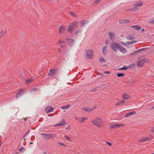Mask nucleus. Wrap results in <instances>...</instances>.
I'll return each mask as SVG.
<instances>
[{
    "label": "nucleus",
    "mask_w": 154,
    "mask_h": 154,
    "mask_svg": "<svg viewBox=\"0 0 154 154\" xmlns=\"http://www.w3.org/2000/svg\"><path fill=\"white\" fill-rule=\"evenodd\" d=\"M26 93V91L23 89H21L15 96L16 98L20 97L23 93Z\"/></svg>",
    "instance_id": "1a4fd4ad"
},
{
    "label": "nucleus",
    "mask_w": 154,
    "mask_h": 154,
    "mask_svg": "<svg viewBox=\"0 0 154 154\" xmlns=\"http://www.w3.org/2000/svg\"><path fill=\"white\" fill-rule=\"evenodd\" d=\"M131 28H134L137 30H140L141 29V27L140 26L137 25L132 26H131Z\"/></svg>",
    "instance_id": "cd10ccee"
},
{
    "label": "nucleus",
    "mask_w": 154,
    "mask_h": 154,
    "mask_svg": "<svg viewBox=\"0 0 154 154\" xmlns=\"http://www.w3.org/2000/svg\"><path fill=\"white\" fill-rule=\"evenodd\" d=\"M65 138L67 140H71L70 138L68 136H67L66 135H65Z\"/></svg>",
    "instance_id": "79ce46f5"
},
{
    "label": "nucleus",
    "mask_w": 154,
    "mask_h": 154,
    "mask_svg": "<svg viewBox=\"0 0 154 154\" xmlns=\"http://www.w3.org/2000/svg\"><path fill=\"white\" fill-rule=\"evenodd\" d=\"M32 143H32V142H31L30 143V144H32Z\"/></svg>",
    "instance_id": "680f3d73"
},
{
    "label": "nucleus",
    "mask_w": 154,
    "mask_h": 154,
    "mask_svg": "<svg viewBox=\"0 0 154 154\" xmlns=\"http://www.w3.org/2000/svg\"><path fill=\"white\" fill-rule=\"evenodd\" d=\"M69 13L70 14L72 17H77V15L76 14V12L70 11Z\"/></svg>",
    "instance_id": "c756f323"
},
{
    "label": "nucleus",
    "mask_w": 154,
    "mask_h": 154,
    "mask_svg": "<svg viewBox=\"0 0 154 154\" xmlns=\"http://www.w3.org/2000/svg\"><path fill=\"white\" fill-rule=\"evenodd\" d=\"M65 121L64 119H62L61 121L59 122L57 125H55V126H63L66 124Z\"/></svg>",
    "instance_id": "ddd939ff"
},
{
    "label": "nucleus",
    "mask_w": 154,
    "mask_h": 154,
    "mask_svg": "<svg viewBox=\"0 0 154 154\" xmlns=\"http://www.w3.org/2000/svg\"><path fill=\"white\" fill-rule=\"evenodd\" d=\"M88 22L89 21L87 20H84L81 21L80 23L82 27L84 26L85 25L88 24Z\"/></svg>",
    "instance_id": "4be33fe9"
},
{
    "label": "nucleus",
    "mask_w": 154,
    "mask_h": 154,
    "mask_svg": "<svg viewBox=\"0 0 154 154\" xmlns=\"http://www.w3.org/2000/svg\"><path fill=\"white\" fill-rule=\"evenodd\" d=\"M104 72L105 73H106L107 74H109L111 72L110 71H104Z\"/></svg>",
    "instance_id": "09e8293b"
},
{
    "label": "nucleus",
    "mask_w": 154,
    "mask_h": 154,
    "mask_svg": "<svg viewBox=\"0 0 154 154\" xmlns=\"http://www.w3.org/2000/svg\"><path fill=\"white\" fill-rule=\"evenodd\" d=\"M118 49L122 52L124 53L127 52V50L125 48L123 47L121 45H120Z\"/></svg>",
    "instance_id": "2eb2a0df"
},
{
    "label": "nucleus",
    "mask_w": 154,
    "mask_h": 154,
    "mask_svg": "<svg viewBox=\"0 0 154 154\" xmlns=\"http://www.w3.org/2000/svg\"><path fill=\"white\" fill-rule=\"evenodd\" d=\"M116 127V124L112 125L109 126V128L110 129H112Z\"/></svg>",
    "instance_id": "4c0bfd02"
},
{
    "label": "nucleus",
    "mask_w": 154,
    "mask_h": 154,
    "mask_svg": "<svg viewBox=\"0 0 154 154\" xmlns=\"http://www.w3.org/2000/svg\"><path fill=\"white\" fill-rule=\"evenodd\" d=\"M152 154H154V153H152Z\"/></svg>",
    "instance_id": "69168bd1"
},
{
    "label": "nucleus",
    "mask_w": 154,
    "mask_h": 154,
    "mask_svg": "<svg viewBox=\"0 0 154 154\" xmlns=\"http://www.w3.org/2000/svg\"><path fill=\"white\" fill-rule=\"evenodd\" d=\"M1 143H0V145H1Z\"/></svg>",
    "instance_id": "338daca9"
},
{
    "label": "nucleus",
    "mask_w": 154,
    "mask_h": 154,
    "mask_svg": "<svg viewBox=\"0 0 154 154\" xmlns=\"http://www.w3.org/2000/svg\"><path fill=\"white\" fill-rule=\"evenodd\" d=\"M82 32V29H78L75 32V34L77 35H79V33L80 32Z\"/></svg>",
    "instance_id": "473e14b6"
},
{
    "label": "nucleus",
    "mask_w": 154,
    "mask_h": 154,
    "mask_svg": "<svg viewBox=\"0 0 154 154\" xmlns=\"http://www.w3.org/2000/svg\"><path fill=\"white\" fill-rule=\"evenodd\" d=\"M41 134V135L44 136L43 137V138L47 140H49L55 137V135L51 133L48 134Z\"/></svg>",
    "instance_id": "39448f33"
},
{
    "label": "nucleus",
    "mask_w": 154,
    "mask_h": 154,
    "mask_svg": "<svg viewBox=\"0 0 154 154\" xmlns=\"http://www.w3.org/2000/svg\"><path fill=\"white\" fill-rule=\"evenodd\" d=\"M61 51L60 50H59V52H60Z\"/></svg>",
    "instance_id": "bf43d9fd"
},
{
    "label": "nucleus",
    "mask_w": 154,
    "mask_h": 154,
    "mask_svg": "<svg viewBox=\"0 0 154 154\" xmlns=\"http://www.w3.org/2000/svg\"><path fill=\"white\" fill-rule=\"evenodd\" d=\"M29 131H30V130H28V131H27V132L25 134H24V137H25L27 135V134L29 133Z\"/></svg>",
    "instance_id": "de8ad7c7"
},
{
    "label": "nucleus",
    "mask_w": 154,
    "mask_h": 154,
    "mask_svg": "<svg viewBox=\"0 0 154 154\" xmlns=\"http://www.w3.org/2000/svg\"><path fill=\"white\" fill-rule=\"evenodd\" d=\"M66 129H70V128L69 125H68V126L66 128Z\"/></svg>",
    "instance_id": "5fc2aeb1"
},
{
    "label": "nucleus",
    "mask_w": 154,
    "mask_h": 154,
    "mask_svg": "<svg viewBox=\"0 0 154 154\" xmlns=\"http://www.w3.org/2000/svg\"><path fill=\"white\" fill-rule=\"evenodd\" d=\"M24 149V148L23 147H21L19 149V150L20 151L22 149L23 150Z\"/></svg>",
    "instance_id": "603ef678"
},
{
    "label": "nucleus",
    "mask_w": 154,
    "mask_h": 154,
    "mask_svg": "<svg viewBox=\"0 0 154 154\" xmlns=\"http://www.w3.org/2000/svg\"><path fill=\"white\" fill-rule=\"evenodd\" d=\"M120 45L117 43L113 42L110 45L111 48L115 52L117 51V48H119Z\"/></svg>",
    "instance_id": "0eeeda50"
},
{
    "label": "nucleus",
    "mask_w": 154,
    "mask_h": 154,
    "mask_svg": "<svg viewBox=\"0 0 154 154\" xmlns=\"http://www.w3.org/2000/svg\"><path fill=\"white\" fill-rule=\"evenodd\" d=\"M86 58L87 59H91L92 58L93 55V52L91 50L87 49L85 50Z\"/></svg>",
    "instance_id": "7ed1b4c3"
},
{
    "label": "nucleus",
    "mask_w": 154,
    "mask_h": 154,
    "mask_svg": "<svg viewBox=\"0 0 154 154\" xmlns=\"http://www.w3.org/2000/svg\"><path fill=\"white\" fill-rule=\"evenodd\" d=\"M91 123L95 126L99 128H101L103 126L104 121L102 119L97 117L93 119L91 121Z\"/></svg>",
    "instance_id": "f257e3e1"
},
{
    "label": "nucleus",
    "mask_w": 154,
    "mask_h": 154,
    "mask_svg": "<svg viewBox=\"0 0 154 154\" xmlns=\"http://www.w3.org/2000/svg\"><path fill=\"white\" fill-rule=\"evenodd\" d=\"M119 23L121 24H124L130 22V21L128 19H122L119 21Z\"/></svg>",
    "instance_id": "f8f14e48"
},
{
    "label": "nucleus",
    "mask_w": 154,
    "mask_h": 154,
    "mask_svg": "<svg viewBox=\"0 0 154 154\" xmlns=\"http://www.w3.org/2000/svg\"><path fill=\"white\" fill-rule=\"evenodd\" d=\"M66 42L69 45H73L74 42V40L71 38L66 39ZM65 42V41H61L60 40H59V42L60 43H64Z\"/></svg>",
    "instance_id": "6e6552de"
},
{
    "label": "nucleus",
    "mask_w": 154,
    "mask_h": 154,
    "mask_svg": "<svg viewBox=\"0 0 154 154\" xmlns=\"http://www.w3.org/2000/svg\"><path fill=\"white\" fill-rule=\"evenodd\" d=\"M66 26H60L59 29L58 35L62 36L64 35L66 32Z\"/></svg>",
    "instance_id": "f03ea898"
},
{
    "label": "nucleus",
    "mask_w": 154,
    "mask_h": 154,
    "mask_svg": "<svg viewBox=\"0 0 154 154\" xmlns=\"http://www.w3.org/2000/svg\"><path fill=\"white\" fill-rule=\"evenodd\" d=\"M73 29L72 28V27L70 25H69L67 29V30L70 33H72V30Z\"/></svg>",
    "instance_id": "a878e982"
},
{
    "label": "nucleus",
    "mask_w": 154,
    "mask_h": 154,
    "mask_svg": "<svg viewBox=\"0 0 154 154\" xmlns=\"http://www.w3.org/2000/svg\"><path fill=\"white\" fill-rule=\"evenodd\" d=\"M70 107V105L69 104L62 106L61 107V109H67Z\"/></svg>",
    "instance_id": "c85d7f7f"
},
{
    "label": "nucleus",
    "mask_w": 154,
    "mask_h": 154,
    "mask_svg": "<svg viewBox=\"0 0 154 154\" xmlns=\"http://www.w3.org/2000/svg\"><path fill=\"white\" fill-rule=\"evenodd\" d=\"M137 9V8L136 7H134L133 8V10H136Z\"/></svg>",
    "instance_id": "864d4df0"
},
{
    "label": "nucleus",
    "mask_w": 154,
    "mask_h": 154,
    "mask_svg": "<svg viewBox=\"0 0 154 154\" xmlns=\"http://www.w3.org/2000/svg\"><path fill=\"white\" fill-rule=\"evenodd\" d=\"M154 109V106H152L151 108V109Z\"/></svg>",
    "instance_id": "13d9d810"
},
{
    "label": "nucleus",
    "mask_w": 154,
    "mask_h": 154,
    "mask_svg": "<svg viewBox=\"0 0 154 154\" xmlns=\"http://www.w3.org/2000/svg\"><path fill=\"white\" fill-rule=\"evenodd\" d=\"M122 98L124 99L127 100L130 97L127 94L125 93L122 95Z\"/></svg>",
    "instance_id": "412c9836"
},
{
    "label": "nucleus",
    "mask_w": 154,
    "mask_h": 154,
    "mask_svg": "<svg viewBox=\"0 0 154 154\" xmlns=\"http://www.w3.org/2000/svg\"><path fill=\"white\" fill-rule=\"evenodd\" d=\"M107 47L106 46H104L102 49L103 53L104 55H106V52L107 51Z\"/></svg>",
    "instance_id": "5701e85b"
},
{
    "label": "nucleus",
    "mask_w": 154,
    "mask_h": 154,
    "mask_svg": "<svg viewBox=\"0 0 154 154\" xmlns=\"http://www.w3.org/2000/svg\"><path fill=\"white\" fill-rule=\"evenodd\" d=\"M153 139V136L152 135H149L147 137H143L139 140V142H142L147 141Z\"/></svg>",
    "instance_id": "20e7f679"
},
{
    "label": "nucleus",
    "mask_w": 154,
    "mask_h": 154,
    "mask_svg": "<svg viewBox=\"0 0 154 154\" xmlns=\"http://www.w3.org/2000/svg\"><path fill=\"white\" fill-rule=\"evenodd\" d=\"M144 30V29H143V28L141 30V32H142Z\"/></svg>",
    "instance_id": "6e6d98bb"
},
{
    "label": "nucleus",
    "mask_w": 154,
    "mask_h": 154,
    "mask_svg": "<svg viewBox=\"0 0 154 154\" xmlns=\"http://www.w3.org/2000/svg\"><path fill=\"white\" fill-rule=\"evenodd\" d=\"M150 131L152 132H154V126L150 130Z\"/></svg>",
    "instance_id": "49530a36"
},
{
    "label": "nucleus",
    "mask_w": 154,
    "mask_h": 154,
    "mask_svg": "<svg viewBox=\"0 0 154 154\" xmlns=\"http://www.w3.org/2000/svg\"><path fill=\"white\" fill-rule=\"evenodd\" d=\"M58 144L60 145H62L64 146H66V145L63 143H58Z\"/></svg>",
    "instance_id": "37998d69"
},
{
    "label": "nucleus",
    "mask_w": 154,
    "mask_h": 154,
    "mask_svg": "<svg viewBox=\"0 0 154 154\" xmlns=\"http://www.w3.org/2000/svg\"><path fill=\"white\" fill-rule=\"evenodd\" d=\"M106 143L109 145L111 146L112 145V143L110 142H106Z\"/></svg>",
    "instance_id": "8fccbe9b"
},
{
    "label": "nucleus",
    "mask_w": 154,
    "mask_h": 154,
    "mask_svg": "<svg viewBox=\"0 0 154 154\" xmlns=\"http://www.w3.org/2000/svg\"><path fill=\"white\" fill-rule=\"evenodd\" d=\"M100 1H101V0H97L95 1L94 2V4H96V5H97L98 3L100 2Z\"/></svg>",
    "instance_id": "a19ab883"
},
{
    "label": "nucleus",
    "mask_w": 154,
    "mask_h": 154,
    "mask_svg": "<svg viewBox=\"0 0 154 154\" xmlns=\"http://www.w3.org/2000/svg\"><path fill=\"white\" fill-rule=\"evenodd\" d=\"M58 0V1H60V0Z\"/></svg>",
    "instance_id": "0e129e2a"
},
{
    "label": "nucleus",
    "mask_w": 154,
    "mask_h": 154,
    "mask_svg": "<svg viewBox=\"0 0 154 154\" xmlns=\"http://www.w3.org/2000/svg\"><path fill=\"white\" fill-rule=\"evenodd\" d=\"M146 49V48H143L142 49H139L134 51V52H133V55H136L137 54V53L138 52H141V51L144 50H145Z\"/></svg>",
    "instance_id": "6ab92c4d"
},
{
    "label": "nucleus",
    "mask_w": 154,
    "mask_h": 154,
    "mask_svg": "<svg viewBox=\"0 0 154 154\" xmlns=\"http://www.w3.org/2000/svg\"><path fill=\"white\" fill-rule=\"evenodd\" d=\"M136 113V112L135 111H133L132 112H129L125 116V117H128L130 116L131 115H134Z\"/></svg>",
    "instance_id": "aec40b11"
},
{
    "label": "nucleus",
    "mask_w": 154,
    "mask_h": 154,
    "mask_svg": "<svg viewBox=\"0 0 154 154\" xmlns=\"http://www.w3.org/2000/svg\"><path fill=\"white\" fill-rule=\"evenodd\" d=\"M124 75V74L123 73H117V76L118 77H120L123 76Z\"/></svg>",
    "instance_id": "f704fd0d"
},
{
    "label": "nucleus",
    "mask_w": 154,
    "mask_h": 154,
    "mask_svg": "<svg viewBox=\"0 0 154 154\" xmlns=\"http://www.w3.org/2000/svg\"><path fill=\"white\" fill-rule=\"evenodd\" d=\"M36 90L37 91H38L39 90V89L38 88H32L31 89L30 93H32L34 91H35Z\"/></svg>",
    "instance_id": "2f4dec72"
},
{
    "label": "nucleus",
    "mask_w": 154,
    "mask_h": 154,
    "mask_svg": "<svg viewBox=\"0 0 154 154\" xmlns=\"http://www.w3.org/2000/svg\"><path fill=\"white\" fill-rule=\"evenodd\" d=\"M73 29L78 26V22L77 21L73 22L70 25Z\"/></svg>",
    "instance_id": "dca6fc26"
},
{
    "label": "nucleus",
    "mask_w": 154,
    "mask_h": 154,
    "mask_svg": "<svg viewBox=\"0 0 154 154\" xmlns=\"http://www.w3.org/2000/svg\"><path fill=\"white\" fill-rule=\"evenodd\" d=\"M136 42V41H131L130 42H128L126 43H125L124 42H121V43L123 45L125 46H127V45L128 44H133Z\"/></svg>",
    "instance_id": "4468645a"
},
{
    "label": "nucleus",
    "mask_w": 154,
    "mask_h": 154,
    "mask_svg": "<svg viewBox=\"0 0 154 154\" xmlns=\"http://www.w3.org/2000/svg\"><path fill=\"white\" fill-rule=\"evenodd\" d=\"M75 119L77 120H78V121L80 122V118H77V117H75Z\"/></svg>",
    "instance_id": "3c124183"
},
{
    "label": "nucleus",
    "mask_w": 154,
    "mask_h": 154,
    "mask_svg": "<svg viewBox=\"0 0 154 154\" xmlns=\"http://www.w3.org/2000/svg\"><path fill=\"white\" fill-rule=\"evenodd\" d=\"M136 82V81H133V83H135V82Z\"/></svg>",
    "instance_id": "052dcab7"
},
{
    "label": "nucleus",
    "mask_w": 154,
    "mask_h": 154,
    "mask_svg": "<svg viewBox=\"0 0 154 154\" xmlns=\"http://www.w3.org/2000/svg\"><path fill=\"white\" fill-rule=\"evenodd\" d=\"M82 109L85 111L88 112H90L93 111L94 109V108L92 109H91L88 107H86L82 108Z\"/></svg>",
    "instance_id": "b1692460"
},
{
    "label": "nucleus",
    "mask_w": 154,
    "mask_h": 154,
    "mask_svg": "<svg viewBox=\"0 0 154 154\" xmlns=\"http://www.w3.org/2000/svg\"><path fill=\"white\" fill-rule=\"evenodd\" d=\"M143 5V2H142L140 1L136 3L134 5L136 6L139 7Z\"/></svg>",
    "instance_id": "393cba45"
},
{
    "label": "nucleus",
    "mask_w": 154,
    "mask_h": 154,
    "mask_svg": "<svg viewBox=\"0 0 154 154\" xmlns=\"http://www.w3.org/2000/svg\"><path fill=\"white\" fill-rule=\"evenodd\" d=\"M116 127H120L124 126V125L123 124L119 123L117 124H116Z\"/></svg>",
    "instance_id": "e433bc0d"
},
{
    "label": "nucleus",
    "mask_w": 154,
    "mask_h": 154,
    "mask_svg": "<svg viewBox=\"0 0 154 154\" xmlns=\"http://www.w3.org/2000/svg\"><path fill=\"white\" fill-rule=\"evenodd\" d=\"M149 23L150 24H154V20H151L149 22Z\"/></svg>",
    "instance_id": "a18cd8bd"
},
{
    "label": "nucleus",
    "mask_w": 154,
    "mask_h": 154,
    "mask_svg": "<svg viewBox=\"0 0 154 154\" xmlns=\"http://www.w3.org/2000/svg\"><path fill=\"white\" fill-rule=\"evenodd\" d=\"M109 42V39H107L105 41V44L106 45H108Z\"/></svg>",
    "instance_id": "c03bdc74"
},
{
    "label": "nucleus",
    "mask_w": 154,
    "mask_h": 154,
    "mask_svg": "<svg viewBox=\"0 0 154 154\" xmlns=\"http://www.w3.org/2000/svg\"><path fill=\"white\" fill-rule=\"evenodd\" d=\"M125 102L124 100H122L120 101H119L118 102H117L116 104L115 105L116 106H118L120 105H122L125 103Z\"/></svg>",
    "instance_id": "a211bd4d"
},
{
    "label": "nucleus",
    "mask_w": 154,
    "mask_h": 154,
    "mask_svg": "<svg viewBox=\"0 0 154 154\" xmlns=\"http://www.w3.org/2000/svg\"><path fill=\"white\" fill-rule=\"evenodd\" d=\"M55 72V70L54 69H51L50 70L48 74V75L49 76L54 75Z\"/></svg>",
    "instance_id": "f3484780"
},
{
    "label": "nucleus",
    "mask_w": 154,
    "mask_h": 154,
    "mask_svg": "<svg viewBox=\"0 0 154 154\" xmlns=\"http://www.w3.org/2000/svg\"><path fill=\"white\" fill-rule=\"evenodd\" d=\"M128 69V67L126 66H125L123 67L119 68V70H127Z\"/></svg>",
    "instance_id": "c9c22d12"
},
{
    "label": "nucleus",
    "mask_w": 154,
    "mask_h": 154,
    "mask_svg": "<svg viewBox=\"0 0 154 154\" xmlns=\"http://www.w3.org/2000/svg\"><path fill=\"white\" fill-rule=\"evenodd\" d=\"M33 80L32 78H30L29 79L26 80V83L28 85L29 82H32Z\"/></svg>",
    "instance_id": "7c9ffc66"
},
{
    "label": "nucleus",
    "mask_w": 154,
    "mask_h": 154,
    "mask_svg": "<svg viewBox=\"0 0 154 154\" xmlns=\"http://www.w3.org/2000/svg\"><path fill=\"white\" fill-rule=\"evenodd\" d=\"M108 35L111 40L112 41H114L115 39V36L114 33L110 32L109 33Z\"/></svg>",
    "instance_id": "9b49d317"
},
{
    "label": "nucleus",
    "mask_w": 154,
    "mask_h": 154,
    "mask_svg": "<svg viewBox=\"0 0 154 154\" xmlns=\"http://www.w3.org/2000/svg\"><path fill=\"white\" fill-rule=\"evenodd\" d=\"M129 55L131 56L133 55V53H131L130 54H129Z\"/></svg>",
    "instance_id": "4d7b16f0"
},
{
    "label": "nucleus",
    "mask_w": 154,
    "mask_h": 154,
    "mask_svg": "<svg viewBox=\"0 0 154 154\" xmlns=\"http://www.w3.org/2000/svg\"><path fill=\"white\" fill-rule=\"evenodd\" d=\"M44 154H46V152H44Z\"/></svg>",
    "instance_id": "e2e57ef3"
},
{
    "label": "nucleus",
    "mask_w": 154,
    "mask_h": 154,
    "mask_svg": "<svg viewBox=\"0 0 154 154\" xmlns=\"http://www.w3.org/2000/svg\"><path fill=\"white\" fill-rule=\"evenodd\" d=\"M6 32V30L2 31L0 32V38L4 36Z\"/></svg>",
    "instance_id": "bb28decb"
},
{
    "label": "nucleus",
    "mask_w": 154,
    "mask_h": 154,
    "mask_svg": "<svg viewBox=\"0 0 154 154\" xmlns=\"http://www.w3.org/2000/svg\"><path fill=\"white\" fill-rule=\"evenodd\" d=\"M54 108L51 106H47L45 109V111L48 113L53 111Z\"/></svg>",
    "instance_id": "9d476101"
},
{
    "label": "nucleus",
    "mask_w": 154,
    "mask_h": 154,
    "mask_svg": "<svg viewBox=\"0 0 154 154\" xmlns=\"http://www.w3.org/2000/svg\"><path fill=\"white\" fill-rule=\"evenodd\" d=\"M87 119V118H82V119H80V122L81 123H83L85 122V120Z\"/></svg>",
    "instance_id": "72a5a7b5"
},
{
    "label": "nucleus",
    "mask_w": 154,
    "mask_h": 154,
    "mask_svg": "<svg viewBox=\"0 0 154 154\" xmlns=\"http://www.w3.org/2000/svg\"><path fill=\"white\" fill-rule=\"evenodd\" d=\"M128 39L130 40H132L134 38L131 35H130L128 38Z\"/></svg>",
    "instance_id": "ea45409f"
},
{
    "label": "nucleus",
    "mask_w": 154,
    "mask_h": 154,
    "mask_svg": "<svg viewBox=\"0 0 154 154\" xmlns=\"http://www.w3.org/2000/svg\"><path fill=\"white\" fill-rule=\"evenodd\" d=\"M100 61L101 62H105V59L102 57H100Z\"/></svg>",
    "instance_id": "58836bf2"
},
{
    "label": "nucleus",
    "mask_w": 154,
    "mask_h": 154,
    "mask_svg": "<svg viewBox=\"0 0 154 154\" xmlns=\"http://www.w3.org/2000/svg\"><path fill=\"white\" fill-rule=\"evenodd\" d=\"M146 59L144 58L140 60L137 62V66L138 67H142L143 66L145 63L146 62Z\"/></svg>",
    "instance_id": "423d86ee"
}]
</instances>
